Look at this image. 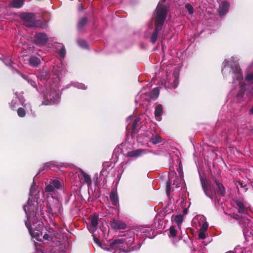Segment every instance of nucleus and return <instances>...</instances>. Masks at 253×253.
Returning a JSON list of instances; mask_svg holds the SVG:
<instances>
[{"instance_id":"2f4dec72","label":"nucleus","mask_w":253,"mask_h":253,"mask_svg":"<svg viewBox=\"0 0 253 253\" xmlns=\"http://www.w3.org/2000/svg\"><path fill=\"white\" fill-rule=\"evenodd\" d=\"M58 53L62 58H64L66 55V49L64 45H62L61 48L58 51Z\"/></svg>"},{"instance_id":"c756f323","label":"nucleus","mask_w":253,"mask_h":253,"mask_svg":"<svg viewBox=\"0 0 253 253\" xmlns=\"http://www.w3.org/2000/svg\"><path fill=\"white\" fill-rule=\"evenodd\" d=\"M169 234L170 236L172 238H175L176 236L177 231L175 229L173 226H171L169 228Z\"/></svg>"},{"instance_id":"bb28decb","label":"nucleus","mask_w":253,"mask_h":253,"mask_svg":"<svg viewBox=\"0 0 253 253\" xmlns=\"http://www.w3.org/2000/svg\"><path fill=\"white\" fill-rule=\"evenodd\" d=\"M26 112L25 110L22 107H20L17 110V115L20 118H23L26 116Z\"/></svg>"},{"instance_id":"37998d69","label":"nucleus","mask_w":253,"mask_h":253,"mask_svg":"<svg viewBox=\"0 0 253 253\" xmlns=\"http://www.w3.org/2000/svg\"><path fill=\"white\" fill-rule=\"evenodd\" d=\"M43 238L44 239V240H50V239H51V237L47 233H45L43 235Z\"/></svg>"},{"instance_id":"5fc2aeb1","label":"nucleus","mask_w":253,"mask_h":253,"mask_svg":"<svg viewBox=\"0 0 253 253\" xmlns=\"http://www.w3.org/2000/svg\"><path fill=\"white\" fill-rule=\"evenodd\" d=\"M57 78H58V77L57 76ZM57 80H58V81H60L59 79H58Z\"/></svg>"},{"instance_id":"dca6fc26","label":"nucleus","mask_w":253,"mask_h":253,"mask_svg":"<svg viewBox=\"0 0 253 253\" xmlns=\"http://www.w3.org/2000/svg\"><path fill=\"white\" fill-rule=\"evenodd\" d=\"M235 203L236 205L238 207V212L240 213L245 214L247 212V210L245 207L243 203L239 200H237L235 201Z\"/></svg>"},{"instance_id":"6e6552de","label":"nucleus","mask_w":253,"mask_h":253,"mask_svg":"<svg viewBox=\"0 0 253 253\" xmlns=\"http://www.w3.org/2000/svg\"><path fill=\"white\" fill-rule=\"evenodd\" d=\"M47 35L44 33H36L34 37V43L38 46L44 45L48 42Z\"/></svg>"},{"instance_id":"7c9ffc66","label":"nucleus","mask_w":253,"mask_h":253,"mask_svg":"<svg viewBox=\"0 0 253 253\" xmlns=\"http://www.w3.org/2000/svg\"><path fill=\"white\" fill-rule=\"evenodd\" d=\"M245 88L243 85H241L240 87V90L237 94V97H243L245 93Z\"/></svg>"},{"instance_id":"39448f33","label":"nucleus","mask_w":253,"mask_h":253,"mask_svg":"<svg viewBox=\"0 0 253 253\" xmlns=\"http://www.w3.org/2000/svg\"><path fill=\"white\" fill-rule=\"evenodd\" d=\"M59 98V94L54 88L46 90L44 93L43 104L45 105L57 103Z\"/></svg>"},{"instance_id":"9d476101","label":"nucleus","mask_w":253,"mask_h":253,"mask_svg":"<svg viewBox=\"0 0 253 253\" xmlns=\"http://www.w3.org/2000/svg\"><path fill=\"white\" fill-rule=\"evenodd\" d=\"M25 223L31 236L39 240L40 237L42 235V232L38 230H33L31 223L28 221H25Z\"/></svg>"},{"instance_id":"412c9836","label":"nucleus","mask_w":253,"mask_h":253,"mask_svg":"<svg viewBox=\"0 0 253 253\" xmlns=\"http://www.w3.org/2000/svg\"><path fill=\"white\" fill-rule=\"evenodd\" d=\"M88 22V19L86 17H84L80 19L77 24V29L79 31H81L84 27Z\"/></svg>"},{"instance_id":"f257e3e1","label":"nucleus","mask_w":253,"mask_h":253,"mask_svg":"<svg viewBox=\"0 0 253 253\" xmlns=\"http://www.w3.org/2000/svg\"><path fill=\"white\" fill-rule=\"evenodd\" d=\"M211 179L213 183L206 178L200 177V182L205 194L211 199H213V195L218 194L221 197L226 195V189L222 184L215 176L211 174Z\"/></svg>"},{"instance_id":"7ed1b4c3","label":"nucleus","mask_w":253,"mask_h":253,"mask_svg":"<svg viewBox=\"0 0 253 253\" xmlns=\"http://www.w3.org/2000/svg\"><path fill=\"white\" fill-rule=\"evenodd\" d=\"M19 17L23 21L24 25L27 27L43 28V25L39 24V21L36 20V15L34 13L22 12L20 13Z\"/></svg>"},{"instance_id":"393cba45","label":"nucleus","mask_w":253,"mask_h":253,"mask_svg":"<svg viewBox=\"0 0 253 253\" xmlns=\"http://www.w3.org/2000/svg\"><path fill=\"white\" fill-rule=\"evenodd\" d=\"M38 78L42 82L46 81L49 78L48 73L46 72H42L39 75Z\"/></svg>"},{"instance_id":"a211bd4d","label":"nucleus","mask_w":253,"mask_h":253,"mask_svg":"<svg viewBox=\"0 0 253 253\" xmlns=\"http://www.w3.org/2000/svg\"><path fill=\"white\" fill-rule=\"evenodd\" d=\"M183 216L181 214L176 215H173L171 217L172 221L176 223L178 227L181 226V224L183 221Z\"/></svg>"},{"instance_id":"f03ea898","label":"nucleus","mask_w":253,"mask_h":253,"mask_svg":"<svg viewBox=\"0 0 253 253\" xmlns=\"http://www.w3.org/2000/svg\"><path fill=\"white\" fill-rule=\"evenodd\" d=\"M23 210L25 212L28 219L31 217H36L39 215L42 211V205L39 204L35 200H28L26 205L23 206Z\"/></svg>"},{"instance_id":"4c0bfd02","label":"nucleus","mask_w":253,"mask_h":253,"mask_svg":"<svg viewBox=\"0 0 253 253\" xmlns=\"http://www.w3.org/2000/svg\"><path fill=\"white\" fill-rule=\"evenodd\" d=\"M178 170V173H179V175L180 177V178H178V177H176V179H178V180H183V173L182 171H181V169L180 168H179L178 169H177Z\"/></svg>"},{"instance_id":"cd10ccee","label":"nucleus","mask_w":253,"mask_h":253,"mask_svg":"<svg viewBox=\"0 0 253 253\" xmlns=\"http://www.w3.org/2000/svg\"><path fill=\"white\" fill-rule=\"evenodd\" d=\"M139 121V119L137 118L135 119V120L133 121L132 125V128H131V133H135V130H136L137 128V125L138 122Z\"/></svg>"},{"instance_id":"aec40b11","label":"nucleus","mask_w":253,"mask_h":253,"mask_svg":"<svg viewBox=\"0 0 253 253\" xmlns=\"http://www.w3.org/2000/svg\"><path fill=\"white\" fill-rule=\"evenodd\" d=\"M80 172L84 177V182L86 183L88 187H90L92 181L89 175L81 169H80Z\"/></svg>"},{"instance_id":"8fccbe9b","label":"nucleus","mask_w":253,"mask_h":253,"mask_svg":"<svg viewBox=\"0 0 253 253\" xmlns=\"http://www.w3.org/2000/svg\"><path fill=\"white\" fill-rule=\"evenodd\" d=\"M250 113L251 114H253V106L250 110Z\"/></svg>"},{"instance_id":"a19ab883","label":"nucleus","mask_w":253,"mask_h":253,"mask_svg":"<svg viewBox=\"0 0 253 253\" xmlns=\"http://www.w3.org/2000/svg\"><path fill=\"white\" fill-rule=\"evenodd\" d=\"M93 241L96 244H97L99 246H101V242L100 241H99V240L98 239L97 237H96V236H93Z\"/></svg>"},{"instance_id":"58836bf2","label":"nucleus","mask_w":253,"mask_h":253,"mask_svg":"<svg viewBox=\"0 0 253 253\" xmlns=\"http://www.w3.org/2000/svg\"><path fill=\"white\" fill-rule=\"evenodd\" d=\"M198 237L201 239H204L206 238V234L204 231H201L199 233Z\"/></svg>"},{"instance_id":"603ef678","label":"nucleus","mask_w":253,"mask_h":253,"mask_svg":"<svg viewBox=\"0 0 253 253\" xmlns=\"http://www.w3.org/2000/svg\"><path fill=\"white\" fill-rule=\"evenodd\" d=\"M166 0H161V1L160 2L161 3V2H162L163 3H164L166 2Z\"/></svg>"},{"instance_id":"864d4df0","label":"nucleus","mask_w":253,"mask_h":253,"mask_svg":"<svg viewBox=\"0 0 253 253\" xmlns=\"http://www.w3.org/2000/svg\"><path fill=\"white\" fill-rule=\"evenodd\" d=\"M226 253H234V252H233L232 251H229V252H226Z\"/></svg>"},{"instance_id":"ddd939ff","label":"nucleus","mask_w":253,"mask_h":253,"mask_svg":"<svg viewBox=\"0 0 253 253\" xmlns=\"http://www.w3.org/2000/svg\"><path fill=\"white\" fill-rule=\"evenodd\" d=\"M25 0H12L9 3L10 7L20 8L23 5Z\"/></svg>"},{"instance_id":"20e7f679","label":"nucleus","mask_w":253,"mask_h":253,"mask_svg":"<svg viewBox=\"0 0 253 253\" xmlns=\"http://www.w3.org/2000/svg\"><path fill=\"white\" fill-rule=\"evenodd\" d=\"M168 14L167 6L159 2L156 9V16L155 17V25L162 26L166 19Z\"/></svg>"},{"instance_id":"72a5a7b5","label":"nucleus","mask_w":253,"mask_h":253,"mask_svg":"<svg viewBox=\"0 0 253 253\" xmlns=\"http://www.w3.org/2000/svg\"><path fill=\"white\" fill-rule=\"evenodd\" d=\"M236 70L237 79L239 80L240 79L242 78L243 77L241 69L238 67H236Z\"/></svg>"},{"instance_id":"a878e982","label":"nucleus","mask_w":253,"mask_h":253,"mask_svg":"<svg viewBox=\"0 0 253 253\" xmlns=\"http://www.w3.org/2000/svg\"><path fill=\"white\" fill-rule=\"evenodd\" d=\"M98 217L97 216H94L91 218L90 226L92 227L95 228L98 226Z\"/></svg>"},{"instance_id":"b1692460","label":"nucleus","mask_w":253,"mask_h":253,"mask_svg":"<svg viewBox=\"0 0 253 253\" xmlns=\"http://www.w3.org/2000/svg\"><path fill=\"white\" fill-rule=\"evenodd\" d=\"M152 143L156 144L162 142V138L158 134L153 135L150 141Z\"/></svg>"},{"instance_id":"a18cd8bd","label":"nucleus","mask_w":253,"mask_h":253,"mask_svg":"<svg viewBox=\"0 0 253 253\" xmlns=\"http://www.w3.org/2000/svg\"><path fill=\"white\" fill-rule=\"evenodd\" d=\"M15 103L13 102V101H12L10 103H9V105H10V107L11 108V109L12 110H14L15 109Z\"/></svg>"},{"instance_id":"3c124183","label":"nucleus","mask_w":253,"mask_h":253,"mask_svg":"<svg viewBox=\"0 0 253 253\" xmlns=\"http://www.w3.org/2000/svg\"><path fill=\"white\" fill-rule=\"evenodd\" d=\"M184 211V214H186V213H187V210H186V209H184V211Z\"/></svg>"},{"instance_id":"de8ad7c7","label":"nucleus","mask_w":253,"mask_h":253,"mask_svg":"<svg viewBox=\"0 0 253 253\" xmlns=\"http://www.w3.org/2000/svg\"><path fill=\"white\" fill-rule=\"evenodd\" d=\"M238 183L241 187L245 188V187H246V184H245L242 181H238Z\"/></svg>"},{"instance_id":"6ab92c4d","label":"nucleus","mask_w":253,"mask_h":253,"mask_svg":"<svg viewBox=\"0 0 253 253\" xmlns=\"http://www.w3.org/2000/svg\"><path fill=\"white\" fill-rule=\"evenodd\" d=\"M110 199L113 205L116 206L119 203V198L117 194L112 191L110 194Z\"/></svg>"},{"instance_id":"5701e85b","label":"nucleus","mask_w":253,"mask_h":253,"mask_svg":"<svg viewBox=\"0 0 253 253\" xmlns=\"http://www.w3.org/2000/svg\"><path fill=\"white\" fill-rule=\"evenodd\" d=\"M163 106L161 104L158 105L155 110V116L156 118L160 117L163 115Z\"/></svg>"},{"instance_id":"ea45409f","label":"nucleus","mask_w":253,"mask_h":253,"mask_svg":"<svg viewBox=\"0 0 253 253\" xmlns=\"http://www.w3.org/2000/svg\"><path fill=\"white\" fill-rule=\"evenodd\" d=\"M36 191V185L33 184L31 186L30 188V194L33 195L35 193Z\"/></svg>"},{"instance_id":"f3484780","label":"nucleus","mask_w":253,"mask_h":253,"mask_svg":"<svg viewBox=\"0 0 253 253\" xmlns=\"http://www.w3.org/2000/svg\"><path fill=\"white\" fill-rule=\"evenodd\" d=\"M29 63L30 65L32 67H37L41 63V60L39 58L31 56L29 60Z\"/></svg>"},{"instance_id":"09e8293b","label":"nucleus","mask_w":253,"mask_h":253,"mask_svg":"<svg viewBox=\"0 0 253 253\" xmlns=\"http://www.w3.org/2000/svg\"><path fill=\"white\" fill-rule=\"evenodd\" d=\"M203 228H204L206 230L207 229V228H208V225L204 224L203 225Z\"/></svg>"},{"instance_id":"79ce46f5","label":"nucleus","mask_w":253,"mask_h":253,"mask_svg":"<svg viewBox=\"0 0 253 253\" xmlns=\"http://www.w3.org/2000/svg\"><path fill=\"white\" fill-rule=\"evenodd\" d=\"M29 83L34 87H37V84L36 82L33 80H29L28 81Z\"/></svg>"},{"instance_id":"c9c22d12","label":"nucleus","mask_w":253,"mask_h":253,"mask_svg":"<svg viewBox=\"0 0 253 253\" xmlns=\"http://www.w3.org/2000/svg\"><path fill=\"white\" fill-rule=\"evenodd\" d=\"M245 79L248 82L252 81L253 80V73L248 74L245 77Z\"/></svg>"},{"instance_id":"1a4fd4ad","label":"nucleus","mask_w":253,"mask_h":253,"mask_svg":"<svg viewBox=\"0 0 253 253\" xmlns=\"http://www.w3.org/2000/svg\"><path fill=\"white\" fill-rule=\"evenodd\" d=\"M112 229L114 230H123L127 228L126 224L122 220L113 218L109 223Z\"/></svg>"},{"instance_id":"f8f14e48","label":"nucleus","mask_w":253,"mask_h":253,"mask_svg":"<svg viewBox=\"0 0 253 253\" xmlns=\"http://www.w3.org/2000/svg\"><path fill=\"white\" fill-rule=\"evenodd\" d=\"M162 26L155 25L154 30L150 37L151 42L153 44H154L157 40L159 33L162 30Z\"/></svg>"},{"instance_id":"9b49d317","label":"nucleus","mask_w":253,"mask_h":253,"mask_svg":"<svg viewBox=\"0 0 253 253\" xmlns=\"http://www.w3.org/2000/svg\"><path fill=\"white\" fill-rule=\"evenodd\" d=\"M229 5V2L226 1L221 3L218 9V14L220 16H224L228 12Z\"/></svg>"},{"instance_id":"f704fd0d","label":"nucleus","mask_w":253,"mask_h":253,"mask_svg":"<svg viewBox=\"0 0 253 253\" xmlns=\"http://www.w3.org/2000/svg\"><path fill=\"white\" fill-rule=\"evenodd\" d=\"M134 241V238L133 237H130L128 239H126V243H125L126 244L127 246H130L132 243Z\"/></svg>"},{"instance_id":"c03bdc74","label":"nucleus","mask_w":253,"mask_h":253,"mask_svg":"<svg viewBox=\"0 0 253 253\" xmlns=\"http://www.w3.org/2000/svg\"><path fill=\"white\" fill-rule=\"evenodd\" d=\"M181 181H182V180H178V179L175 178V179L174 180V182L173 183V185L175 184L176 185V186H175L176 187H179L180 186L179 185H178L179 182H181Z\"/></svg>"},{"instance_id":"423d86ee","label":"nucleus","mask_w":253,"mask_h":253,"mask_svg":"<svg viewBox=\"0 0 253 253\" xmlns=\"http://www.w3.org/2000/svg\"><path fill=\"white\" fill-rule=\"evenodd\" d=\"M63 183L59 179H51L49 183L44 189L45 192L47 193H55L56 190H61L63 188Z\"/></svg>"},{"instance_id":"4468645a","label":"nucleus","mask_w":253,"mask_h":253,"mask_svg":"<svg viewBox=\"0 0 253 253\" xmlns=\"http://www.w3.org/2000/svg\"><path fill=\"white\" fill-rule=\"evenodd\" d=\"M144 153L143 149H137L128 152L127 153V156L128 157L138 158Z\"/></svg>"},{"instance_id":"473e14b6","label":"nucleus","mask_w":253,"mask_h":253,"mask_svg":"<svg viewBox=\"0 0 253 253\" xmlns=\"http://www.w3.org/2000/svg\"><path fill=\"white\" fill-rule=\"evenodd\" d=\"M186 9L188 10L189 14H192L194 13V8L190 3H186L185 5Z\"/></svg>"},{"instance_id":"0eeeda50","label":"nucleus","mask_w":253,"mask_h":253,"mask_svg":"<svg viewBox=\"0 0 253 253\" xmlns=\"http://www.w3.org/2000/svg\"><path fill=\"white\" fill-rule=\"evenodd\" d=\"M125 243H126V238L115 239L110 244V247L114 250L119 248L120 250L122 251L124 253H128L130 252L129 249L126 250L125 247L122 246L121 248H119L118 246L119 245L125 244Z\"/></svg>"},{"instance_id":"49530a36","label":"nucleus","mask_w":253,"mask_h":253,"mask_svg":"<svg viewBox=\"0 0 253 253\" xmlns=\"http://www.w3.org/2000/svg\"><path fill=\"white\" fill-rule=\"evenodd\" d=\"M232 217L235 220H239L240 218V216L237 214H234Z\"/></svg>"},{"instance_id":"2eb2a0df","label":"nucleus","mask_w":253,"mask_h":253,"mask_svg":"<svg viewBox=\"0 0 253 253\" xmlns=\"http://www.w3.org/2000/svg\"><path fill=\"white\" fill-rule=\"evenodd\" d=\"M172 77L173 80L171 83V87L175 88L178 85L179 80V74L176 70L173 71Z\"/></svg>"},{"instance_id":"4be33fe9","label":"nucleus","mask_w":253,"mask_h":253,"mask_svg":"<svg viewBox=\"0 0 253 253\" xmlns=\"http://www.w3.org/2000/svg\"><path fill=\"white\" fill-rule=\"evenodd\" d=\"M159 94V89L158 87H155L149 93V97L152 99L156 100L158 97Z\"/></svg>"},{"instance_id":"c85d7f7f","label":"nucleus","mask_w":253,"mask_h":253,"mask_svg":"<svg viewBox=\"0 0 253 253\" xmlns=\"http://www.w3.org/2000/svg\"><path fill=\"white\" fill-rule=\"evenodd\" d=\"M78 44L81 47L87 48V44L85 41L82 39H79L77 41Z\"/></svg>"},{"instance_id":"e433bc0d","label":"nucleus","mask_w":253,"mask_h":253,"mask_svg":"<svg viewBox=\"0 0 253 253\" xmlns=\"http://www.w3.org/2000/svg\"><path fill=\"white\" fill-rule=\"evenodd\" d=\"M170 184L171 182L170 180H169V181L167 182V185H166V192L167 194H169L170 192Z\"/></svg>"}]
</instances>
